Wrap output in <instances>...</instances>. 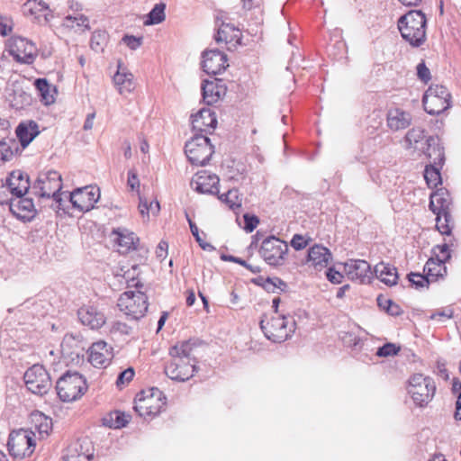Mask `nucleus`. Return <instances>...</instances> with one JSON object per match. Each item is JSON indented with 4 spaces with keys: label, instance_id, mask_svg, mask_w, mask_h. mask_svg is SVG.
I'll return each instance as SVG.
<instances>
[{
    "label": "nucleus",
    "instance_id": "f257e3e1",
    "mask_svg": "<svg viewBox=\"0 0 461 461\" xmlns=\"http://www.w3.org/2000/svg\"><path fill=\"white\" fill-rule=\"evenodd\" d=\"M426 17L420 10H411L398 20L402 37L413 47H420L426 40Z\"/></svg>",
    "mask_w": 461,
    "mask_h": 461
},
{
    "label": "nucleus",
    "instance_id": "f03ea898",
    "mask_svg": "<svg viewBox=\"0 0 461 461\" xmlns=\"http://www.w3.org/2000/svg\"><path fill=\"white\" fill-rule=\"evenodd\" d=\"M62 178L59 172L50 170L41 173L32 185L31 194L38 198V205L47 206L46 202L51 197H57V194L62 189Z\"/></svg>",
    "mask_w": 461,
    "mask_h": 461
},
{
    "label": "nucleus",
    "instance_id": "7ed1b4c3",
    "mask_svg": "<svg viewBox=\"0 0 461 461\" xmlns=\"http://www.w3.org/2000/svg\"><path fill=\"white\" fill-rule=\"evenodd\" d=\"M86 390V380L78 372L68 371L56 383L57 394L64 402L78 400Z\"/></svg>",
    "mask_w": 461,
    "mask_h": 461
},
{
    "label": "nucleus",
    "instance_id": "20e7f679",
    "mask_svg": "<svg viewBox=\"0 0 461 461\" xmlns=\"http://www.w3.org/2000/svg\"><path fill=\"white\" fill-rule=\"evenodd\" d=\"M259 325L266 338L275 343L285 341L295 330V321L285 315L272 317L267 322L261 319Z\"/></svg>",
    "mask_w": 461,
    "mask_h": 461
},
{
    "label": "nucleus",
    "instance_id": "39448f33",
    "mask_svg": "<svg viewBox=\"0 0 461 461\" xmlns=\"http://www.w3.org/2000/svg\"><path fill=\"white\" fill-rule=\"evenodd\" d=\"M185 152L191 164L204 166L209 162L214 149L206 135L194 133V137L185 143Z\"/></svg>",
    "mask_w": 461,
    "mask_h": 461
},
{
    "label": "nucleus",
    "instance_id": "423d86ee",
    "mask_svg": "<svg viewBox=\"0 0 461 461\" xmlns=\"http://www.w3.org/2000/svg\"><path fill=\"white\" fill-rule=\"evenodd\" d=\"M117 305L125 315L132 320H139L148 310V296L142 289L126 291L121 294Z\"/></svg>",
    "mask_w": 461,
    "mask_h": 461
},
{
    "label": "nucleus",
    "instance_id": "0eeeda50",
    "mask_svg": "<svg viewBox=\"0 0 461 461\" xmlns=\"http://www.w3.org/2000/svg\"><path fill=\"white\" fill-rule=\"evenodd\" d=\"M435 391V383L429 376L415 374L409 380L408 393L416 405H427L432 400Z\"/></svg>",
    "mask_w": 461,
    "mask_h": 461
},
{
    "label": "nucleus",
    "instance_id": "6e6552de",
    "mask_svg": "<svg viewBox=\"0 0 461 461\" xmlns=\"http://www.w3.org/2000/svg\"><path fill=\"white\" fill-rule=\"evenodd\" d=\"M35 434L26 429L14 430L8 438V450L15 458H24L31 456L35 448Z\"/></svg>",
    "mask_w": 461,
    "mask_h": 461
},
{
    "label": "nucleus",
    "instance_id": "1a4fd4ad",
    "mask_svg": "<svg viewBox=\"0 0 461 461\" xmlns=\"http://www.w3.org/2000/svg\"><path fill=\"white\" fill-rule=\"evenodd\" d=\"M287 252V243L275 236L266 238L259 249L260 256L269 266L273 267L283 266L285 262Z\"/></svg>",
    "mask_w": 461,
    "mask_h": 461
},
{
    "label": "nucleus",
    "instance_id": "9d476101",
    "mask_svg": "<svg viewBox=\"0 0 461 461\" xmlns=\"http://www.w3.org/2000/svg\"><path fill=\"white\" fill-rule=\"evenodd\" d=\"M23 379L27 389L37 395L47 393L51 387L50 375L41 365H33L28 368Z\"/></svg>",
    "mask_w": 461,
    "mask_h": 461
},
{
    "label": "nucleus",
    "instance_id": "9b49d317",
    "mask_svg": "<svg viewBox=\"0 0 461 461\" xmlns=\"http://www.w3.org/2000/svg\"><path fill=\"white\" fill-rule=\"evenodd\" d=\"M166 396L158 388H152L150 395L135 400L134 410L140 417L156 416L166 406Z\"/></svg>",
    "mask_w": 461,
    "mask_h": 461
},
{
    "label": "nucleus",
    "instance_id": "f8f14e48",
    "mask_svg": "<svg viewBox=\"0 0 461 461\" xmlns=\"http://www.w3.org/2000/svg\"><path fill=\"white\" fill-rule=\"evenodd\" d=\"M100 198V191L91 185L77 188L69 194V202L79 212H89Z\"/></svg>",
    "mask_w": 461,
    "mask_h": 461
},
{
    "label": "nucleus",
    "instance_id": "ddd939ff",
    "mask_svg": "<svg viewBox=\"0 0 461 461\" xmlns=\"http://www.w3.org/2000/svg\"><path fill=\"white\" fill-rule=\"evenodd\" d=\"M171 361L165 366V373L172 380L185 382L191 378L196 371L195 364L178 357H171Z\"/></svg>",
    "mask_w": 461,
    "mask_h": 461
},
{
    "label": "nucleus",
    "instance_id": "4468645a",
    "mask_svg": "<svg viewBox=\"0 0 461 461\" xmlns=\"http://www.w3.org/2000/svg\"><path fill=\"white\" fill-rule=\"evenodd\" d=\"M22 194L13 196L9 200V210L18 219L31 221L34 218L37 209L32 197Z\"/></svg>",
    "mask_w": 461,
    "mask_h": 461
},
{
    "label": "nucleus",
    "instance_id": "2eb2a0df",
    "mask_svg": "<svg viewBox=\"0 0 461 461\" xmlns=\"http://www.w3.org/2000/svg\"><path fill=\"white\" fill-rule=\"evenodd\" d=\"M227 56L219 50H210L203 53L202 68L208 75H218L228 67Z\"/></svg>",
    "mask_w": 461,
    "mask_h": 461
},
{
    "label": "nucleus",
    "instance_id": "dca6fc26",
    "mask_svg": "<svg viewBox=\"0 0 461 461\" xmlns=\"http://www.w3.org/2000/svg\"><path fill=\"white\" fill-rule=\"evenodd\" d=\"M220 179L215 174H212L206 170L198 172L191 181V186L200 194H219Z\"/></svg>",
    "mask_w": 461,
    "mask_h": 461
},
{
    "label": "nucleus",
    "instance_id": "f3484780",
    "mask_svg": "<svg viewBox=\"0 0 461 461\" xmlns=\"http://www.w3.org/2000/svg\"><path fill=\"white\" fill-rule=\"evenodd\" d=\"M344 269L349 279L361 284L370 283L372 279L371 267L366 260L348 259L344 263Z\"/></svg>",
    "mask_w": 461,
    "mask_h": 461
},
{
    "label": "nucleus",
    "instance_id": "a211bd4d",
    "mask_svg": "<svg viewBox=\"0 0 461 461\" xmlns=\"http://www.w3.org/2000/svg\"><path fill=\"white\" fill-rule=\"evenodd\" d=\"M192 125L194 133L206 135L217 125L215 113L210 108H202L192 115Z\"/></svg>",
    "mask_w": 461,
    "mask_h": 461
},
{
    "label": "nucleus",
    "instance_id": "6ab92c4d",
    "mask_svg": "<svg viewBox=\"0 0 461 461\" xmlns=\"http://www.w3.org/2000/svg\"><path fill=\"white\" fill-rule=\"evenodd\" d=\"M6 187L13 196L31 194L29 176L21 170L13 171L6 179Z\"/></svg>",
    "mask_w": 461,
    "mask_h": 461
},
{
    "label": "nucleus",
    "instance_id": "aec40b11",
    "mask_svg": "<svg viewBox=\"0 0 461 461\" xmlns=\"http://www.w3.org/2000/svg\"><path fill=\"white\" fill-rule=\"evenodd\" d=\"M113 357L111 348L106 342L100 340L92 344L89 348V362L95 367L108 365Z\"/></svg>",
    "mask_w": 461,
    "mask_h": 461
},
{
    "label": "nucleus",
    "instance_id": "412c9836",
    "mask_svg": "<svg viewBox=\"0 0 461 461\" xmlns=\"http://www.w3.org/2000/svg\"><path fill=\"white\" fill-rule=\"evenodd\" d=\"M226 88L222 81L217 78L213 80H203L202 84V95L203 102L212 105L217 103L225 95Z\"/></svg>",
    "mask_w": 461,
    "mask_h": 461
},
{
    "label": "nucleus",
    "instance_id": "4be33fe9",
    "mask_svg": "<svg viewBox=\"0 0 461 461\" xmlns=\"http://www.w3.org/2000/svg\"><path fill=\"white\" fill-rule=\"evenodd\" d=\"M7 101L16 109H23L32 104V95L18 83L13 84L7 88Z\"/></svg>",
    "mask_w": 461,
    "mask_h": 461
},
{
    "label": "nucleus",
    "instance_id": "5701e85b",
    "mask_svg": "<svg viewBox=\"0 0 461 461\" xmlns=\"http://www.w3.org/2000/svg\"><path fill=\"white\" fill-rule=\"evenodd\" d=\"M78 319L92 330L99 329L105 323V317L95 306H84L77 311Z\"/></svg>",
    "mask_w": 461,
    "mask_h": 461
},
{
    "label": "nucleus",
    "instance_id": "b1692460",
    "mask_svg": "<svg viewBox=\"0 0 461 461\" xmlns=\"http://www.w3.org/2000/svg\"><path fill=\"white\" fill-rule=\"evenodd\" d=\"M331 258L330 251L321 245L315 244L308 250L307 262L316 270L327 267Z\"/></svg>",
    "mask_w": 461,
    "mask_h": 461
},
{
    "label": "nucleus",
    "instance_id": "393cba45",
    "mask_svg": "<svg viewBox=\"0 0 461 461\" xmlns=\"http://www.w3.org/2000/svg\"><path fill=\"white\" fill-rule=\"evenodd\" d=\"M411 121V114L400 108H391L387 113V126L393 131L406 129Z\"/></svg>",
    "mask_w": 461,
    "mask_h": 461
},
{
    "label": "nucleus",
    "instance_id": "a878e982",
    "mask_svg": "<svg viewBox=\"0 0 461 461\" xmlns=\"http://www.w3.org/2000/svg\"><path fill=\"white\" fill-rule=\"evenodd\" d=\"M449 205L448 194L446 192L440 190L430 195L429 209L436 215H443L446 221L451 219Z\"/></svg>",
    "mask_w": 461,
    "mask_h": 461
},
{
    "label": "nucleus",
    "instance_id": "bb28decb",
    "mask_svg": "<svg viewBox=\"0 0 461 461\" xmlns=\"http://www.w3.org/2000/svg\"><path fill=\"white\" fill-rule=\"evenodd\" d=\"M15 133L22 147L25 148L39 135V125L34 121L20 122Z\"/></svg>",
    "mask_w": 461,
    "mask_h": 461
},
{
    "label": "nucleus",
    "instance_id": "cd10ccee",
    "mask_svg": "<svg viewBox=\"0 0 461 461\" xmlns=\"http://www.w3.org/2000/svg\"><path fill=\"white\" fill-rule=\"evenodd\" d=\"M14 47L16 50H13V52L18 61L26 64L33 62L37 49L32 41L20 38L15 41Z\"/></svg>",
    "mask_w": 461,
    "mask_h": 461
},
{
    "label": "nucleus",
    "instance_id": "c85d7f7f",
    "mask_svg": "<svg viewBox=\"0 0 461 461\" xmlns=\"http://www.w3.org/2000/svg\"><path fill=\"white\" fill-rule=\"evenodd\" d=\"M214 40L217 43L225 42L232 47L241 44V34L235 27L222 23L219 28Z\"/></svg>",
    "mask_w": 461,
    "mask_h": 461
},
{
    "label": "nucleus",
    "instance_id": "c756f323",
    "mask_svg": "<svg viewBox=\"0 0 461 461\" xmlns=\"http://www.w3.org/2000/svg\"><path fill=\"white\" fill-rule=\"evenodd\" d=\"M61 353L65 357L71 360L78 359L83 357L84 348L81 347L80 341L72 335H66L60 345Z\"/></svg>",
    "mask_w": 461,
    "mask_h": 461
},
{
    "label": "nucleus",
    "instance_id": "7c9ffc66",
    "mask_svg": "<svg viewBox=\"0 0 461 461\" xmlns=\"http://www.w3.org/2000/svg\"><path fill=\"white\" fill-rule=\"evenodd\" d=\"M444 259L436 254V258H430L424 266V273L431 282L437 281L447 274V267Z\"/></svg>",
    "mask_w": 461,
    "mask_h": 461
},
{
    "label": "nucleus",
    "instance_id": "2f4dec72",
    "mask_svg": "<svg viewBox=\"0 0 461 461\" xmlns=\"http://www.w3.org/2000/svg\"><path fill=\"white\" fill-rule=\"evenodd\" d=\"M374 272L376 277L379 278L384 284L390 286L397 284L398 273L396 267L393 266L384 262H380L375 265Z\"/></svg>",
    "mask_w": 461,
    "mask_h": 461
},
{
    "label": "nucleus",
    "instance_id": "473e14b6",
    "mask_svg": "<svg viewBox=\"0 0 461 461\" xmlns=\"http://www.w3.org/2000/svg\"><path fill=\"white\" fill-rule=\"evenodd\" d=\"M113 234L116 235L115 241L121 248L122 253H126L131 249H136V242L139 239L133 232H130L126 229H118L113 230Z\"/></svg>",
    "mask_w": 461,
    "mask_h": 461
},
{
    "label": "nucleus",
    "instance_id": "72a5a7b5",
    "mask_svg": "<svg viewBox=\"0 0 461 461\" xmlns=\"http://www.w3.org/2000/svg\"><path fill=\"white\" fill-rule=\"evenodd\" d=\"M115 276H122L128 287H134L135 289H142L144 285L140 282V266L132 265L131 267H122Z\"/></svg>",
    "mask_w": 461,
    "mask_h": 461
},
{
    "label": "nucleus",
    "instance_id": "f704fd0d",
    "mask_svg": "<svg viewBox=\"0 0 461 461\" xmlns=\"http://www.w3.org/2000/svg\"><path fill=\"white\" fill-rule=\"evenodd\" d=\"M34 86L44 104L49 105L55 102L56 87L50 85L46 78H37L34 81Z\"/></svg>",
    "mask_w": 461,
    "mask_h": 461
},
{
    "label": "nucleus",
    "instance_id": "c9c22d12",
    "mask_svg": "<svg viewBox=\"0 0 461 461\" xmlns=\"http://www.w3.org/2000/svg\"><path fill=\"white\" fill-rule=\"evenodd\" d=\"M424 110L431 115L439 114L449 107V103L425 93L422 99Z\"/></svg>",
    "mask_w": 461,
    "mask_h": 461
},
{
    "label": "nucleus",
    "instance_id": "e433bc0d",
    "mask_svg": "<svg viewBox=\"0 0 461 461\" xmlns=\"http://www.w3.org/2000/svg\"><path fill=\"white\" fill-rule=\"evenodd\" d=\"M133 75L127 72H120L113 76V83L117 86L118 91L121 95L131 93L134 88Z\"/></svg>",
    "mask_w": 461,
    "mask_h": 461
},
{
    "label": "nucleus",
    "instance_id": "4c0bfd02",
    "mask_svg": "<svg viewBox=\"0 0 461 461\" xmlns=\"http://www.w3.org/2000/svg\"><path fill=\"white\" fill-rule=\"evenodd\" d=\"M194 347H196L194 340L189 339L181 341L170 348L169 355L170 357H182L190 362L191 353Z\"/></svg>",
    "mask_w": 461,
    "mask_h": 461
},
{
    "label": "nucleus",
    "instance_id": "58836bf2",
    "mask_svg": "<svg viewBox=\"0 0 461 461\" xmlns=\"http://www.w3.org/2000/svg\"><path fill=\"white\" fill-rule=\"evenodd\" d=\"M425 139V131L420 127H413L409 130L403 139V147L405 149H417L418 144Z\"/></svg>",
    "mask_w": 461,
    "mask_h": 461
},
{
    "label": "nucleus",
    "instance_id": "ea45409f",
    "mask_svg": "<svg viewBox=\"0 0 461 461\" xmlns=\"http://www.w3.org/2000/svg\"><path fill=\"white\" fill-rule=\"evenodd\" d=\"M218 198L232 211L239 210L242 204V198L236 188L229 189L226 193L218 194Z\"/></svg>",
    "mask_w": 461,
    "mask_h": 461
},
{
    "label": "nucleus",
    "instance_id": "a19ab883",
    "mask_svg": "<svg viewBox=\"0 0 461 461\" xmlns=\"http://www.w3.org/2000/svg\"><path fill=\"white\" fill-rule=\"evenodd\" d=\"M18 150V144L14 139H5L0 141V159L9 161L14 151Z\"/></svg>",
    "mask_w": 461,
    "mask_h": 461
},
{
    "label": "nucleus",
    "instance_id": "79ce46f5",
    "mask_svg": "<svg viewBox=\"0 0 461 461\" xmlns=\"http://www.w3.org/2000/svg\"><path fill=\"white\" fill-rule=\"evenodd\" d=\"M139 210L143 218H149V213L157 215L160 210L159 203L155 200L149 202L146 198L140 196Z\"/></svg>",
    "mask_w": 461,
    "mask_h": 461
},
{
    "label": "nucleus",
    "instance_id": "37998d69",
    "mask_svg": "<svg viewBox=\"0 0 461 461\" xmlns=\"http://www.w3.org/2000/svg\"><path fill=\"white\" fill-rule=\"evenodd\" d=\"M165 9H166V5L164 3H159V4L155 5V6L149 13L147 21L145 22V24H147V25L158 24V23H162L163 21H165V19H166Z\"/></svg>",
    "mask_w": 461,
    "mask_h": 461
},
{
    "label": "nucleus",
    "instance_id": "c03bdc74",
    "mask_svg": "<svg viewBox=\"0 0 461 461\" xmlns=\"http://www.w3.org/2000/svg\"><path fill=\"white\" fill-rule=\"evenodd\" d=\"M78 447L82 448V444L75 443L68 447L65 461H90L93 453H78Z\"/></svg>",
    "mask_w": 461,
    "mask_h": 461
},
{
    "label": "nucleus",
    "instance_id": "a18cd8bd",
    "mask_svg": "<svg viewBox=\"0 0 461 461\" xmlns=\"http://www.w3.org/2000/svg\"><path fill=\"white\" fill-rule=\"evenodd\" d=\"M424 178L429 187H436L441 181L439 169L432 165L426 166Z\"/></svg>",
    "mask_w": 461,
    "mask_h": 461
},
{
    "label": "nucleus",
    "instance_id": "49530a36",
    "mask_svg": "<svg viewBox=\"0 0 461 461\" xmlns=\"http://www.w3.org/2000/svg\"><path fill=\"white\" fill-rule=\"evenodd\" d=\"M23 8L24 12H27L32 15H39L41 12L45 11H49V13H50L48 5L41 0H28L24 4Z\"/></svg>",
    "mask_w": 461,
    "mask_h": 461
},
{
    "label": "nucleus",
    "instance_id": "de8ad7c7",
    "mask_svg": "<svg viewBox=\"0 0 461 461\" xmlns=\"http://www.w3.org/2000/svg\"><path fill=\"white\" fill-rule=\"evenodd\" d=\"M75 23L77 27H83L85 29H89V21L88 18L83 14H79L77 16L68 15L65 17L63 25L68 28H75Z\"/></svg>",
    "mask_w": 461,
    "mask_h": 461
},
{
    "label": "nucleus",
    "instance_id": "09e8293b",
    "mask_svg": "<svg viewBox=\"0 0 461 461\" xmlns=\"http://www.w3.org/2000/svg\"><path fill=\"white\" fill-rule=\"evenodd\" d=\"M408 280L411 282V285L414 286L416 289H420L424 287H429V283L431 282L429 280V277L427 276V275H421L420 273H413L411 272L407 276Z\"/></svg>",
    "mask_w": 461,
    "mask_h": 461
},
{
    "label": "nucleus",
    "instance_id": "8fccbe9b",
    "mask_svg": "<svg viewBox=\"0 0 461 461\" xmlns=\"http://www.w3.org/2000/svg\"><path fill=\"white\" fill-rule=\"evenodd\" d=\"M186 219H187V221L189 223V227H190V230L193 234V236L195 238V240L199 243V246L203 249V250H208V251H212L214 249L213 246L211 245L210 243H207V242H204L202 238H201V234H199V230H198V227L196 226V224L189 218L188 214H186Z\"/></svg>",
    "mask_w": 461,
    "mask_h": 461
},
{
    "label": "nucleus",
    "instance_id": "3c124183",
    "mask_svg": "<svg viewBox=\"0 0 461 461\" xmlns=\"http://www.w3.org/2000/svg\"><path fill=\"white\" fill-rule=\"evenodd\" d=\"M131 416L120 411H115L111 413L112 426L115 429L125 427L130 421Z\"/></svg>",
    "mask_w": 461,
    "mask_h": 461
},
{
    "label": "nucleus",
    "instance_id": "603ef678",
    "mask_svg": "<svg viewBox=\"0 0 461 461\" xmlns=\"http://www.w3.org/2000/svg\"><path fill=\"white\" fill-rule=\"evenodd\" d=\"M401 348L397 347L395 344L387 342L382 347L378 348L376 351V356L380 357H392L398 354Z\"/></svg>",
    "mask_w": 461,
    "mask_h": 461
},
{
    "label": "nucleus",
    "instance_id": "864d4df0",
    "mask_svg": "<svg viewBox=\"0 0 461 461\" xmlns=\"http://www.w3.org/2000/svg\"><path fill=\"white\" fill-rule=\"evenodd\" d=\"M105 33L101 31H97L93 32L91 40H90V47L95 51H99L103 50V46L105 42Z\"/></svg>",
    "mask_w": 461,
    "mask_h": 461
},
{
    "label": "nucleus",
    "instance_id": "5fc2aeb1",
    "mask_svg": "<svg viewBox=\"0 0 461 461\" xmlns=\"http://www.w3.org/2000/svg\"><path fill=\"white\" fill-rule=\"evenodd\" d=\"M426 94L431 95H435V97H438V99H441L442 101H447V103H449L448 100L450 98V94L447 91V89L443 86H430L426 91Z\"/></svg>",
    "mask_w": 461,
    "mask_h": 461
},
{
    "label": "nucleus",
    "instance_id": "6e6d98bb",
    "mask_svg": "<svg viewBox=\"0 0 461 461\" xmlns=\"http://www.w3.org/2000/svg\"><path fill=\"white\" fill-rule=\"evenodd\" d=\"M265 288L267 290H271L272 292L275 291L276 288L280 289L281 291H285L287 287L286 283H285L282 279L278 277L275 278H267L264 285Z\"/></svg>",
    "mask_w": 461,
    "mask_h": 461
},
{
    "label": "nucleus",
    "instance_id": "4d7b16f0",
    "mask_svg": "<svg viewBox=\"0 0 461 461\" xmlns=\"http://www.w3.org/2000/svg\"><path fill=\"white\" fill-rule=\"evenodd\" d=\"M134 374V369L132 367H128L124 371L121 372L116 380L117 386H122L131 382Z\"/></svg>",
    "mask_w": 461,
    "mask_h": 461
},
{
    "label": "nucleus",
    "instance_id": "13d9d810",
    "mask_svg": "<svg viewBox=\"0 0 461 461\" xmlns=\"http://www.w3.org/2000/svg\"><path fill=\"white\" fill-rule=\"evenodd\" d=\"M243 219L245 222L244 229L247 232H252L259 223L258 216L253 214L245 213Z\"/></svg>",
    "mask_w": 461,
    "mask_h": 461
},
{
    "label": "nucleus",
    "instance_id": "bf43d9fd",
    "mask_svg": "<svg viewBox=\"0 0 461 461\" xmlns=\"http://www.w3.org/2000/svg\"><path fill=\"white\" fill-rule=\"evenodd\" d=\"M436 221H437L436 227L441 234H443V235H450L451 234V227L449 226V222H450L451 219L449 221H446L443 215H437Z\"/></svg>",
    "mask_w": 461,
    "mask_h": 461
},
{
    "label": "nucleus",
    "instance_id": "052dcab7",
    "mask_svg": "<svg viewBox=\"0 0 461 461\" xmlns=\"http://www.w3.org/2000/svg\"><path fill=\"white\" fill-rule=\"evenodd\" d=\"M57 197H51L50 200L46 202L47 205H50L55 211H63L66 212V208L64 206V200L61 197L60 192L57 194Z\"/></svg>",
    "mask_w": 461,
    "mask_h": 461
},
{
    "label": "nucleus",
    "instance_id": "680f3d73",
    "mask_svg": "<svg viewBox=\"0 0 461 461\" xmlns=\"http://www.w3.org/2000/svg\"><path fill=\"white\" fill-rule=\"evenodd\" d=\"M309 239H305L303 235L301 234H294L292 240H291V246L295 249V250H301L303 249H304L308 243H309Z\"/></svg>",
    "mask_w": 461,
    "mask_h": 461
},
{
    "label": "nucleus",
    "instance_id": "e2e57ef3",
    "mask_svg": "<svg viewBox=\"0 0 461 461\" xmlns=\"http://www.w3.org/2000/svg\"><path fill=\"white\" fill-rule=\"evenodd\" d=\"M142 37H135L132 35H125L122 41L131 49L137 50L142 43Z\"/></svg>",
    "mask_w": 461,
    "mask_h": 461
},
{
    "label": "nucleus",
    "instance_id": "0e129e2a",
    "mask_svg": "<svg viewBox=\"0 0 461 461\" xmlns=\"http://www.w3.org/2000/svg\"><path fill=\"white\" fill-rule=\"evenodd\" d=\"M127 185L131 190H138L140 187V180L136 169H130L128 171Z\"/></svg>",
    "mask_w": 461,
    "mask_h": 461
},
{
    "label": "nucleus",
    "instance_id": "69168bd1",
    "mask_svg": "<svg viewBox=\"0 0 461 461\" xmlns=\"http://www.w3.org/2000/svg\"><path fill=\"white\" fill-rule=\"evenodd\" d=\"M327 279L332 284H340L343 279L342 274L330 267L326 271Z\"/></svg>",
    "mask_w": 461,
    "mask_h": 461
},
{
    "label": "nucleus",
    "instance_id": "338daca9",
    "mask_svg": "<svg viewBox=\"0 0 461 461\" xmlns=\"http://www.w3.org/2000/svg\"><path fill=\"white\" fill-rule=\"evenodd\" d=\"M112 330L114 332H118V333L123 334V335H128L131 331V328L128 324L122 322V321H115L113 324Z\"/></svg>",
    "mask_w": 461,
    "mask_h": 461
},
{
    "label": "nucleus",
    "instance_id": "774afa93",
    "mask_svg": "<svg viewBox=\"0 0 461 461\" xmlns=\"http://www.w3.org/2000/svg\"><path fill=\"white\" fill-rule=\"evenodd\" d=\"M417 75L419 78L424 82H427L430 78L429 69L425 66L424 63H420L417 66Z\"/></svg>",
    "mask_w": 461,
    "mask_h": 461
}]
</instances>
